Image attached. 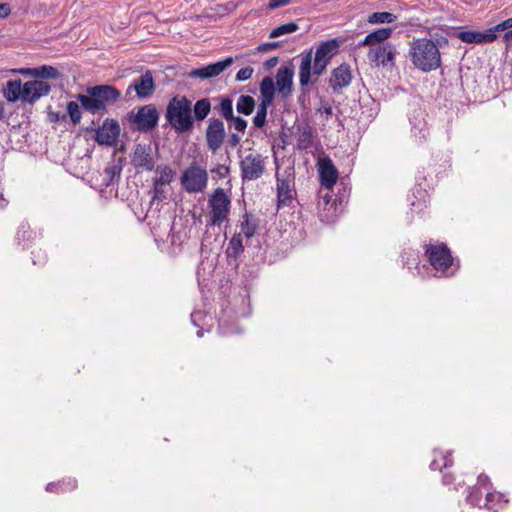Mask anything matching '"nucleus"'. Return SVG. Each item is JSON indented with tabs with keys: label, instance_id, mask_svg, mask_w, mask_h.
<instances>
[{
	"label": "nucleus",
	"instance_id": "nucleus-59",
	"mask_svg": "<svg viewBox=\"0 0 512 512\" xmlns=\"http://www.w3.org/2000/svg\"><path fill=\"white\" fill-rule=\"evenodd\" d=\"M49 117L51 118L52 121L58 120L59 119V114H55L54 115L53 113H50Z\"/></svg>",
	"mask_w": 512,
	"mask_h": 512
},
{
	"label": "nucleus",
	"instance_id": "nucleus-27",
	"mask_svg": "<svg viewBox=\"0 0 512 512\" xmlns=\"http://www.w3.org/2000/svg\"><path fill=\"white\" fill-rule=\"evenodd\" d=\"M255 109V100L252 96L241 95L236 104V110L240 114L250 115Z\"/></svg>",
	"mask_w": 512,
	"mask_h": 512
},
{
	"label": "nucleus",
	"instance_id": "nucleus-5",
	"mask_svg": "<svg viewBox=\"0 0 512 512\" xmlns=\"http://www.w3.org/2000/svg\"><path fill=\"white\" fill-rule=\"evenodd\" d=\"M165 119L170 128H192V102L184 95L173 96L166 106Z\"/></svg>",
	"mask_w": 512,
	"mask_h": 512
},
{
	"label": "nucleus",
	"instance_id": "nucleus-15",
	"mask_svg": "<svg viewBox=\"0 0 512 512\" xmlns=\"http://www.w3.org/2000/svg\"><path fill=\"white\" fill-rule=\"evenodd\" d=\"M133 88L139 99L149 98L155 91V81L150 70H146L133 81Z\"/></svg>",
	"mask_w": 512,
	"mask_h": 512
},
{
	"label": "nucleus",
	"instance_id": "nucleus-3",
	"mask_svg": "<svg viewBox=\"0 0 512 512\" xmlns=\"http://www.w3.org/2000/svg\"><path fill=\"white\" fill-rule=\"evenodd\" d=\"M51 85L44 80H30L22 84L21 79L9 80L3 88V95L9 102L21 100L34 103L40 97L48 95Z\"/></svg>",
	"mask_w": 512,
	"mask_h": 512
},
{
	"label": "nucleus",
	"instance_id": "nucleus-10",
	"mask_svg": "<svg viewBox=\"0 0 512 512\" xmlns=\"http://www.w3.org/2000/svg\"><path fill=\"white\" fill-rule=\"evenodd\" d=\"M241 172L243 180H256L264 173V161L259 154H249L241 161Z\"/></svg>",
	"mask_w": 512,
	"mask_h": 512
},
{
	"label": "nucleus",
	"instance_id": "nucleus-39",
	"mask_svg": "<svg viewBox=\"0 0 512 512\" xmlns=\"http://www.w3.org/2000/svg\"><path fill=\"white\" fill-rule=\"evenodd\" d=\"M33 232L30 229V226L27 223H22L16 232L15 239L19 245L23 244L26 241H29L32 238Z\"/></svg>",
	"mask_w": 512,
	"mask_h": 512
},
{
	"label": "nucleus",
	"instance_id": "nucleus-58",
	"mask_svg": "<svg viewBox=\"0 0 512 512\" xmlns=\"http://www.w3.org/2000/svg\"><path fill=\"white\" fill-rule=\"evenodd\" d=\"M132 91H134L133 83L128 86V88L126 90V96L130 95L132 93Z\"/></svg>",
	"mask_w": 512,
	"mask_h": 512
},
{
	"label": "nucleus",
	"instance_id": "nucleus-20",
	"mask_svg": "<svg viewBox=\"0 0 512 512\" xmlns=\"http://www.w3.org/2000/svg\"><path fill=\"white\" fill-rule=\"evenodd\" d=\"M211 111V102L208 98H202L196 101L194 106H192V126L194 122H201Z\"/></svg>",
	"mask_w": 512,
	"mask_h": 512
},
{
	"label": "nucleus",
	"instance_id": "nucleus-40",
	"mask_svg": "<svg viewBox=\"0 0 512 512\" xmlns=\"http://www.w3.org/2000/svg\"><path fill=\"white\" fill-rule=\"evenodd\" d=\"M165 185L153 181L152 201H162L165 198Z\"/></svg>",
	"mask_w": 512,
	"mask_h": 512
},
{
	"label": "nucleus",
	"instance_id": "nucleus-6",
	"mask_svg": "<svg viewBox=\"0 0 512 512\" xmlns=\"http://www.w3.org/2000/svg\"><path fill=\"white\" fill-rule=\"evenodd\" d=\"M208 207L210 209L209 226H221L228 221L231 210V198L225 189L218 187L209 196Z\"/></svg>",
	"mask_w": 512,
	"mask_h": 512
},
{
	"label": "nucleus",
	"instance_id": "nucleus-56",
	"mask_svg": "<svg viewBox=\"0 0 512 512\" xmlns=\"http://www.w3.org/2000/svg\"><path fill=\"white\" fill-rule=\"evenodd\" d=\"M4 117V103L0 101V120Z\"/></svg>",
	"mask_w": 512,
	"mask_h": 512
},
{
	"label": "nucleus",
	"instance_id": "nucleus-30",
	"mask_svg": "<svg viewBox=\"0 0 512 512\" xmlns=\"http://www.w3.org/2000/svg\"><path fill=\"white\" fill-rule=\"evenodd\" d=\"M225 130H207V143L210 150L215 152L220 148L225 137Z\"/></svg>",
	"mask_w": 512,
	"mask_h": 512
},
{
	"label": "nucleus",
	"instance_id": "nucleus-36",
	"mask_svg": "<svg viewBox=\"0 0 512 512\" xmlns=\"http://www.w3.org/2000/svg\"><path fill=\"white\" fill-rule=\"evenodd\" d=\"M397 16L390 12H375L368 17V22L372 24L393 23Z\"/></svg>",
	"mask_w": 512,
	"mask_h": 512
},
{
	"label": "nucleus",
	"instance_id": "nucleus-23",
	"mask_svg": "<svg viewBox=\"0 0 512 512\" xmlns=\"http://www.w3.org/2000/svg\"><path fill=\"white\" fill-rule=\"evenodd\" d=\"M99 145L117 146L120 130H94Z\"/></svg>",
	"mask_w": 512,
	"mask_h": 512
},
{
	"label": "nucleus",
	"instance_id": "nucleus-29",
	"mask_svg": "<svg viewBox=\"0 0 512 512\" xmlns=\"http://www.w3.org/2000/svg\"><path fill=\"white\" fill-rule=\"evenodd\" d=\"M156 172L158 176L153 179V181L158 182L163 185H169L175 176V172L168 165H160L156 168Z\"/></svg>",
	"mask_w": 512,
	"mask_h": 512
},
{
	"label": "nucleus",
	"instance_id": "nucleus-21",
	"mask_svg": "<svg viewBox=\"0 0 512 512\" xmlns=\"http://www.w3.org/2000/svg\"><path fill=\"white\" fill-rule=\"evenodd\" d=\"M276 86L269 76L264 77L260 83V101L272 104L275 96Z\"/></svg>",
	"mask_w": 512,
	"mask_h": 512
},
{
	"label": "nucleus",
	"instance_id": "nucleus-25",
	"mask_svg": "<svg viewBox=\"0 0 512 512\" xmlns=\"http://www.w3.org/2000/svg\"><path fill=\"white\" fill-rule=\"evenodd\" d=\"M477 485H478V488L474 491H472L468 497H467V501L474 505V506H478V507H481V501L478 499V490L481 489V488H484V489H488L490 488L491 486V481L489 479V477L485 474H480L478 476V482H477Z\"/></svg>",
	"mask_w": 512,
	"mask_h": 512
},
{
	"label": "nucleus",
	"instance_id": "nucleus-51",
	"mask_svg": "<svg viewBox=\"0 0 512 512\" xmlns=\"http://www.w3.org/2000/svg\"><path fill=\"white\" fill-rule=\"evenodd\" d=\"M503 42L506 43V48L508 49L509 46L511 45L512 43V29L511 30H508L506 31L504 34H503Z\"/></svg>",
	"mask_w": 512,
	"mask_h": 512
},
{
	"label": "nucleus",
	"instance_id": "nucleus-18",
	"mask_svg": "<svg viewBox=\"0 0 512 512\" xmlns=\"http://www.w3.org/2000/svg\"><path fill=\"white\" fill-rule=\"evenodd\" d=\"M352 80L351 71L348 65L341 64L333 69L330 77V86L334 91H338L350 84Z\"/></svg>",
	"mask_w": 512,
	"mask_h": 512
},
{
	"label": "nucleus",
	"instance_id": "nucleus-16",
	"mask_svg": "<svg viewBox=\"0 0 512 512\" xmlns=\"http://www.w3.org/2000/svg\"><path fill=\"white\" fill-rule=\"evenodd\" d=\"M454 36L461 41L470 44L490 43L497 39V34L494 33L493 28H489L484 32L460 31L456 32Z\"/></svg>",
	"mask_w": 512,
	"mask_h": 512
},
{
	"label": "nucleus",
	"instance_id": "nucleus-14",
	"mask_svg": "<svg viewBox=\"0 0 512 512\" xmlns=\"http://www.w3.org/2000/svg\"><path fill=\"white\" fill-rule=\"evenodd\" d=\"M294 69L292 66H281L276 74V87L283 98L292 93Z\"/></svg>",
	"mask_w": 512,
	"mask_h": 512
},
{
	"label": "nucleus",
	"instance_id": "nucleus-50",
	"mask_svg": "<svg viewBox=\"0 0 512 512\" xmlns=\"http://www.w3.org/2000/svg\"><path fill=\"white\" fill-rule=\"evenodd\" d=\"M279 62V58L278 57H271L269 59H267L264 63V66L267 68V69H271L273 67H275Z\"/></svg>",
	"mask_w": 512,
	"mask_h": 512
},
{
	"label": "nucleus",
	"instance_id": "nucleus-24",
	"mask_svg": "<svg viewBox=\"0 0 512 512\" xmlns=\"http://www.w3.org/2000/svg\"><path fill=\"white\" fill-rule=\"evenodd\" d=\"M233 63L232 57H227L221 61L209 64L205 66V74L208 79L214 78L220 75L224 70L230 67Z\"/></svg>",
	"mask_w": 512,
	"mask_h": 512
},
{
	"label": "nucleus",
	"instance_id": "nucleus-43",
	"mask_svg": "<svg viewBox=\"0 0 512 512\" xmlns=\"http://www.w3.org/2000/svg\"><path fill=\"white\" fill-rule=\"evenodd\" d=\"M281 45H282V41L263 43L257 47V51L258 52H268V51H271V50L281 47Z\"/></svg>",
	"mask_w": 512,
	"mask_h": 512
},
{
	"label": "nucleus",
	"instance_id": "nucleus-46",
	"mask_svg": "<svg viewBox=\"0 0 512 512\" xmlns=\"http://www.w3.org/2000/svg\"><path fill=\"white\" fill-rule=\"evenodd\" d=\"M228 121L233 122L234 128H247V121L241 117H235L233 115V118H230Z\"/></svg>",
	"mask_w": 512,
	"mask_h": 512
},
{
	"label": "nucleus",
	"instance_id": "nucleus-53",
	"mask_svg": "<svg viewBox=\"0 0 512 512\" xmlns=\"http://www.w3.org/2000/svg\"><path fill=\"white\" fill-rule=\"evenodd\" d=\"M320 114H321V116H323L325 114L326 117L332 116V114H333L332 108L330 106L324 107L323 110H320Z\"/></svg>",
	"mask_w": 512,
	"mask_h": 512
},
{
	"label": "nucleus",
	"instance_id": "nucleus-52",
	"mask_svg": "<svg viewBox=\"0 0 512 512\" xmlns=\"http://www.w3.org/2000/svg\"><path fill=\"white\" fill-rule=\"evenodd\" d=\"M19 73L23 75H31L34 77V73H36V68H22L19 70Z\"/></svg>",
	"mask_w": 512,
	"mask_h": 512
},
{
	"label": "nucleus",
	"instance_id": "nucleus-35",
	"mask_svg": "<svg viewBox=\"0 0 512 512\" xmlns=\"http://www.w3.org/2000/svg\"><path fill=\"white\" fill-rule=\"evenodd\" d=\"M271 104L260 101L256 115L253 119L255 128H262L266 123L267 109Z\"/></svg>",
	"mask_w": 512,
	"mask_h": 512
},
{
	"label": "nucleus",
	"instance_id": "nucleus-42",
	"mask_svg": "<svg viewBox=\"0 0 512 512\" xmlns=\"http://www.w3.org/2000/svg\"><path fill=\"white\" fill-rule=\"evenodd\" d=\"M492 28H493V31L495 34H497V32H503V31L506 32L508 30H511L512 29V17L500 22L499 24L495 25Z\"/></svg>",
	"mask_w": 512,
	"mask_h": 512
},
{
	"label": "nucleus",
	"instance_id": "nucleus-41",
	"mask_svg": "<svg viewBox=\"0 0 512 512\" xmlns=\"http://www.w3.org/2000/svg\"><path fill=\"white\" fill-rule=\"evenodd\" d=\"M253 68L250 66L241 68L236 74L237 81H246L251 78L253 74Z\"/></svg>",
	"mask_w": 512,
	"mask_h": 512
},
{
	"label": "nucleus",
	"instance_id": "nucleus-47",
	"mask_svg": "<svg viewBox=\"0 0 512 512\" xmlns=\"http://www.w3.org/2000/svg\"><path fill=\"white\" fill-rule=\"evenodd\" d=\"M290 1L291 0H270L268 7H269V9L273 10V9H276L281 6L289 4Z\"/></svg>",
	"mask_w": 512,
	"mask_h": 512
},
{
	"label": "nucleus",
	"instance_id": "nucleus-26",
	"mask_svg": "<svg viewBox=\"0 0 512 512\" xmlns=\"http://www.w3.org/2000/svg\"><path fill=\"white\" fill-rule=\"evenodd\" d=\"M241 232L247 237L251 238L256 234L258 223L257 220L250 214L245 213L242 217Z\"/></svg>",
	"mask_w": 512,
	"mask_h": 512
},
{
	"label": "nucleus",
	"instance_id": "nucleus-12",
	"mask_svg": "<svg viewBox=\"0 0 512 512\" xmlns=\"http://www.w3.org/2000/svg\"><path fill=\"white\" fill-rule=\"evenodd\" d=\"M131 163L136 169L152 171L155 168V160L152 156L150 145L137 144L131 158Z\"/></svg>",
	"mask_w": 512,
	"mask_h": 512
},
{
	"label": "nucleus",
	"instance_id": "nucleus-22",
	"mask_svg": "<svg viewBox=\"0 0 512 512\" xmlns=\"http://www.w3.org/2000/svg\"><path fill=\"white\" fill-rule=\"evenodd\" d=\"M392 28H379L369 34L366 35L364 40L361 42L362 45H375L378 43H382L387 40L392 34Z\"/></svg>",
	"mask_w": 512,
	"mask_h": 512
},
{
	"label": "nucleus",
	"instance_id": "nucleus-4",
	"mask_svg": "<svg viewBox=\"0 0 512 512\" xmlns=\"http://www.w3.org/2000/svg\"><path fill=\"white\" fill-rule=\"evenodd\" d=\"M409 55L413 65L425 73L438 69L442 64L439 48L431 39L419 38L411 42Z\"/></svg>",
	"mask_w": 512,
	"mask_h": 512
},
{
	"label": "nucleus",
	"instance_id": "nucleus-38",
	"mask_svg": "<svg viewBox=\"0 0 512 512\" xmlns=\"http://www.w3.org/2000/svg\"><path fill=\"white\" fill-rule=\"evenodd\" d=\"M76 488V480H71L69 479L68 482L66 481H59L57 483L55 482H52V483H49L47 486H46V490L48 492H57V491H66L68 489H74Z\"/></svg>",
	"mask_w": 512,
	"mask_h": 512
},
{
	"label": "nucleus",
	"instance_id": "nucleus-60",
	"mask_svg": "<svg viewBox=\"0 0 512 512\" xmlns=\"http://www.w3.org/2000/svg\"><path fill=\"white\" fill-rule=\"evenodd\" d=\"M432 468H433V469H441V467H439V466L437 465L436 460H434V461L432 462Z\"/></svg>",
	"mask_w": 512,
	"mask_h": 512
},
{
	"label": "nucleus",
	"instance_id": "nucleus-44",
	"mask_svg": "<svg viewBox=\"0 0 512 512\" xmlns=\"http://www.w3.org/2000/svg\"><path fill=\"white\" fill-rule=\"evenodd\" d=\"M205 68H196L192 69L190 72H188V77L190 78H201V79H208L205 74Z\"/></svg>",
	"mask_w": 512,
	"mask_h": 512
},
{
	"label": "nucleus",
	"instance_id": "nucleus-31",
	"mask_svg": "<svg viewBox=\"0 0 512 512\" xmlns=\"http://www.w3.org/2000/svg\"><path fill=\"white\" fill-rule=\"evenodd\" d=\"M243 251H244V246L242 243L241 233L234 234L228 244V248H227L228 256L236 258Z\"/></svg>",
	"mask_w": 512,
	"mask_h": 512
},
{
	"label": "nucleus",
	"instance_id": "nucleus-61",
	"mask_svg": "<svg viewBox=\"0 0 512 512\" xmlns=\"http://www.w3.org/2000/svg\"><path fill=\"white\" fill-rule=\"evenodd\" d=\"M449 465H451V461L446 459L445 463H444V467H447Z\"/></svg>",
	"mask_w": 512,
	"mask_h": 512
},
{
	"label": "nucleus",
	"instance_id": "nucleus-2",
	"mask_svg": "<svg viewBox=\"0 0 512 512\" xmlns=\"http://www.w3.org/2000/svg\"><path fill=\"white\" fill-rule=\"evenodd\" d=\"M339 51V41L336 38L321 42L313 56V50L309 49L301 54L299 67V83L301 88L315 83L327 69L331 59Z\"/></svg>",
	"mask_w": 512,
	"mask_h": 512
},
{
	"label": "nucleus",
	"instance_id": "nucleus-7",
	"mask_svg": "<svg viewBox=\"0 0 512 512\" xmlns=\"http://www.w3.org/2000/svg\"><path fill=\"white\" fill-rule=\"evenodd\" d=\"M159 111L154 104H146L129 111L125 115L126 122L135 128H157Z\"/></svg>",
	"mask_w": 512,
	"mask_h": 512
},
{
	"label": "nucleus",
	"instance_id": "nucleus-37",
	"mask_svg": "<svg viewBox=\"0 0 512 512\" xmlns=\"http://www.w3.org/2000/svg\"><path fill=\"white\" fill-rule=\"evenodd\" d=\"M217 111L226 120L233 118L232 100L228 97L221 98L219 106L217 107Z\"/></svg>",
	"mask_w": 512,
	"mask_h": 512
},
{
	"label": "nucleus",
	"instance_id": "nucleus-34",
	"mask_svg": "<svg viewBox=\"0 0 512 512\" xmlns=\"http://www.w3.org/2000/svg\"><path fill=\"white\" fill-rule=\"evenodd\" d=\"M298 29H299V26L295 22H289V23L281 24V25L277 26L276 28H274L270 32L269 37L270 38H277V37H280V36L285 35V34L294 33Z\"/></svg>",
	"mask_w": 512,
	"mask_h": 512
},
{
	"label": "nucleus",
	"instance_id": "nucleus-8",
	"mask_svg": "<svg viewBox=\"0 0 512 512\" xmlns=\"http://www.w3.org/2000/svg\"><path fill=\"white\" fill-rule=\"evenodd\" d=\"M180 183L183 189L188 193H201L206 189L208 184L207 170L192 164L183 171Z\"/></svg>",
	"mask_w": 512,
	"mask_h": 512
},
{
	"label": "nucleus",
	"instance_id": "nucleus-54",
	"mask_svg": "<svg viewBox=\"0 0 512 512\" xmlns=\"http://www.w3.org/2000/svg\"><path fill=\"white\" fill-rule=\"evenodd\" d=\"M239 142H240V138L236 134H233L230 139L231 145L236 146Z\"/></svg>",
	"mask_w": 512,
	"mask_h": 512
},
{
	"label": "nucleus",
	"instance_id": "nucleus-57",
	"mask_svg": "<svg viewBox=\"0 0 512 512\" xmlns=\"http://www.w3.org/2000/svg\"><path fill=\"white\" fill-rule=\"evenodd\" d=\"M117 151L119 152H125L126 151V145L124 143H121L119 146L117 145Z\"/></svg>",
	"mask_w": 512,
	"mask_h": 512
},
{
	"label": "nucleus",
	"instance_id": "nucleus-28",
	"mask_svg": "<svg viewBox=\"0 0 512 512\" xmlns=\"http://www.w3.org/2000/svg\"><path fill=\"white\" fill-rule=\"evenodd\" d=\"M507 502L508 500L505 498L503 494L493 491L486 493L485 502L483 506L488 510H492L497 506L501 507L502 504H506Z\"/></svg>",
	"mask_w": 512,
	"mask_h": 512
},
{
	"label": "nucleus",
	"instance_id": "nucleus-13",
	"mask_svg": "<svg viewBox=\"0 0 512 512\" xmlns=\"http://www.w3.org/2000/svg\"><path fill=\"white\" fill-rule=\"evenodd\" d=\"M318 172L321 186L332 189L338 180V170L328 157L320 158L318 161Z\"/></svg>",
	"mask_w": 512,
	"mask_h": 512
},
{
	"label": "nucleus",
	"instance_id": "nucleus-62",
	"mask_svg": "<svg viewBox=\"0 0 512 512\" xmlns=\"http://www.w3.org/2000/svg\"><path fill=\"white\" fill-rule=\"evenodd\" d=\"M444 43H448V40L446 38L443 39Z\"/></svg>",
	"mask_w": 512,
	"mask_h": 512
},
{
	"label": "nucleus",
	"instance_id": "nucleus-45",
	"mask_svg": "<svg viewBox=\"0 0 512 512\" xmlns=\"http://www.w3.org/2000/svg\"><path fill=\"white\" fill-rule=\"evenodd\" d=\"M292 134H293V130H291V129L282 130L281 139H282L284 146L292 144Z\"/></svg>",
	"mask_w": 512,
	"mask_h": 512
},
{
	"label": "nucleus",
	"instance_id": "nucleus-48",
	"mask_svg": "<svg viewBox=\"0 0 512 512\" xmlns=\"http://www.w3.org/2000/svg\"><path fill=\"white\" fill-rule=\"evenodd\" d=\"M11 8L8 3H0V18H6L10 15Z\"/></svg>",
	"mask_w": 512,
	"mask_h": 512
},
{
	"label": "nucleus",
	"instance_id": "nucleus-19",
	"mask_svg": "<svg viewBox=\"0 0 512 512\" xmlns=\"http://www.w3.org/2000/svg\"><path fill=\"white\" fill-rule=\"evenodd\" d=\"M123 161L124 159L122 157L118 159L114 157L112 162L106 166L103 179L106 186L111 185L115 180L120 178L123 169Z\"/></svg>",
	"mask_w": 512,
	"mask_h": 512
},
{
	"label": "nucleus",
	"instance_id": "nucleus-1",
	"mask_svg": "<svg viewBox=\"0 0 512 512\" xmlns=\"http://www.w3.org/2000/svg\"><path fill=\"white\" fill-rule=\"evenodd\" d=\"M121 92L109 84L87 86L84 93L75 95L76 101L67 103V114L73 125H78L83 117H88L86 128H120L117 119L108 117V107L116 104Z\"/></svg>",
	"mask_w": 512,
	"mask_h": 512
},
{
	"label": "nucleus",
	"instance_id": "nucleus-55",
	"mask_svg": "<svg viewBox=\"0 0 512 512\" xmlns=\"http://www.w3.org/2000/svg\"><path fill=\"white\" fill-rule=\"evenodd\" d=\"M7 200L4 198L3 194H0V208H5L7 206Z\"/></svg>",
	"mask_w": 512,
	"mask_h": 512
},
{
	"label": "nucleus",
	"instance_id": "nucleus-17",
	"mask_svg": "<svg viewBox=\"0 0 512 512\" xmlns=\"http://www.w3.org/2000/svg\"><path fill=\"white\" fill-rule=\"evenodd\" d=\"M396 50L391 43H386L377 48H372L368 52V59L371 62H375L378 65L381 64L386 66L389 62H392L395 56Z\"/></svg>",
	"mask_w": 512,
	"mask_h": 512
},
{
	"label": "nucleus",
	"instance_id": "nucleus-9",
	"mask_svg": "<svg viewBox=\"0 0 512 512\" xmlns=\"http://www.w3.org/2000/svg\"><path fill=\"white\" fill-rule=\"evenodd\" d=\"M425 254L433 268L439 271H445L453 263L451 252L443 243L427 245Z\"/></svg>",
	"mask_w": 512,
	"mask_h": 512
},
{
	"label": "nucleus",
	"instance_id": "nucleus-33",
	"mask_svg": "<svg viewBox=\"0 0 512 512\" xmlns=\"http://www.w3.org/2000/svg\"><path fill=\"white\" fill-rule=\"evenodd\" d=\"M296 138H297L296 147L300 150L307 149L312 145V141H313L312 130H297Z\"/></svg>",
	"mask_w": 512,
	"mask_h": 512
},
{
	"label": "nucleus",
	"instance_id": "nucleus-11",
	"mask_svg": "<svg viewBox=\"0 0 512 512\" xmlns=\"http://www.w3.org/2000/svg\"><path fill=\"white\" fill-rule=\"evenodd\" d=\"M277 178V206L278 208L289 206L295 196L294 177L288 174L281 177L278 173Z\"/></svg>",
	"mask_w": 512,
	"mask_h": 512
},
{
	"label": "nucleus",
	"instance_id": "nucleus-49",
	"mask_svg": "<svg viewBox=\"0 0 512 512\" xmlns=\"http://www.w3.org/2000/svg\"><path fill=\"white\" fill-rule=\"evenodd\" d=\"M207 128H224V123L218 118H210Z\"/></svg>",
	"mask_w": 512,
	"mask_h": 512
},
{
	"label": "nucleus",
	"instance_id": "nucleus-32",
	"mask_svg": "<svg viewBox=\"0 0 512 512\" xmlns=\"http://www.w3.org/2000/svg\"><path fill=\"white\" fill-rule=\"evenodd\" d=\"M59 76V70L53 66L48 65L37 67L36 73H34V77L40 79H57Z\"/></svg>",
	"mask_w": 512,
	"mask_h": 512
}]
</instances>
